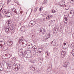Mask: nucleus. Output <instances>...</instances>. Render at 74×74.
Returning <instances> with one entry per match:
<instances>
[{
	"label": "nucleus",
	"mask_w": 74,
	"mask_h": 74,
	"mask_svg": "<svg viewBox=\"0 0 74 74\" xmlns=\"http://www.w3.org/2000/svg\"><path fill=\"white\" fill-rule=\"evenodd\" d=\"M32 48L34 49V50H36L37 49V46L35 45L32 47Z\"/></svg>",
	"instance_id": "obj_27"
},
{
	"label": "nucleus",
	"mask_w": 74,
	"mask_h": 74,
	"mask_svg": "<svg viewBox=\"0 0 74 74\" xmlns=\"http://www.w3.org/2000/svg\"><path fill=\"white\" fill-rule=\"evenodd\" d=\"M47 3H48V1H47V0H45L43 2L42 4L44 5H46L47 4Z\"/></svg>",
	"instance_id": "obj_21"
},
{
	"label": "nucleus",
	"mask_w": 74,
	"mask_h": 74,
	"mask_svg": "<svg viewBox=\"0 0 74 74\" xmlns=\"http://www.w3.org/2000/svg\"><path fill=\"white\" fill-rule=\"evenodd\" d=\"M51 12H52V13H55L56 11L54 9H53L51 10Z\"/></svg>",
	"instance_id": "obj_35"
},
{
	"label": "nucleus",
	"mask_w": 74,
	"mask_h": 74,
	"mask_svg": "<svg viewBox=\"0 0 74 74\" xmlns=\"http://www.w3.org/2000/svg\"><path fill=\"white\" fill-rule=\"evenodd\" d=\"M11 28L10 27H9L8 28L5 27L4 29V30L6 32H10L11 31Z\"/></svg>",
	"instance_id": "obj_8"
},
{
	"label": "nucleus",
	"mask_w": 74,
	"mask_h": 74,
	"mask_svg": "<svg viewBox=\"0 0 74 74\" xmlns=\"http://www.w3.org/2000/svg\"><path fill=\"white\" fill-rule=\"evenodd\" d=\"M64 20H67V19L68 18V16L67 15H64Z\"/></svg>",
	"instance_id": "obj_28"
},
{
	"label": "nucleus",
	"mask_w": 74,
	"mask_h": 74,
	"mask_svg": "<svg viewBox=\"0 0 74 74\" xmlns=\"http://www.w3.org/2000/svg\"><path fill=\"white\" fill-rule=\"evenodd\" d=\"M45 54L46 57V58H48V56H49V52L48 51H46L45 53Z\"/></svg>",
	"instance_id": "obj_24"
},
{
	"label": "nucleus",
	"mask_w": 74,
	"mask_h": 74,
	"mask_svg": "<svg viewBox=\"0 0 74 74\" xmlns=\"http://www.w3.org/2000/svg\"><path fill=\"white\" fill-rule=\"evenodd\" d=\"M20 29L21 30V32H24L25 30V26H22L21 27Z\"/></svg>",
	"instance_id": "obj_13"
},
{
	"label": "nucleus",
	"mask_w": 74,
	"mask_h": 74,
	"mask_svg": "<svg viewBox=\"0 0 74 74\" xmlns=\"http://www.w3.org/2000/svg\"><path fill=\"white\" fill-rule=\"evenodd\" d=\"M11 1V0H8V2L7 3V4H8V5H11L10 4V3Z\"/></svg>",
	"instance_id": "obj_37"
},
{
	"label": "nucleus",
	"mask_w": 74,
	"mask_h": 74,
	"mask_svg": "<svg viewBox=\"0 0 74 74\" xmlns=\"http://www.w3.org/2000/svg\"><path fill=\"white\" fill-rule=\"evenodd\" d=\"M61 74H64V73H61Z\"/></svg>",
	"instance_id": "obj_64"
},
{
	"label": "nucleus",
	"mask_w": 74,
	"mask_h": 74,
	"mask_svg": "<svg viewBox=\"0 0 74 74\" xmlns=\"http://www.w3.org/2000/svg\"><path fill=\"white\" fill-rule=\"evenodd\" d=\"M50 34H48L46 36V39H48L49 38H50Z\"/></svg>",
	"instance_id": "obj_32"
},
{
	"label": "nucleus",
	"mask_w": 74,
	"mask_h": 74,
	"mask_svg": "<svg viewBox=\"0 0 74 74\" xmlns=\"http://www.w3.org/2000/svg\"><path fill=\"white\" fill-rule=\"evenodd\" d=\"M12 11H13V12H14L15 11V10H16V9H15V8H13L12 9Z\"/></svg>",
	"instance_id": "obj_47"
},
{
	"label": "nucleus",
	"mask_w": 74,
	"mask_h": 74,
	"mask_svg": "<svg viewBox=\"0 0 74 74\" xmlns=\"http://www.w3.org/2000/svg\"><path fill=\"white\" fill-rule=\"evenodd\" d=\"M2 4V1H1L0 0V4Z\"/></svg>",
	"instance_id": "obj_54"
},
{
	"label": "nucleus",
	"mask_w": 74,
	"mask_h": 74,
	"mask_svg": "<svg viewBox=\"0 0 74 74\" xmlns=\"http://www.w3.org/2000/svg\"><path fill=\"white\" fill-rule=\"evenodd\" d=\"M38 31L39 32L38 33L39 35H41V34H45L46 32L45 29L43 28H40Z\"/></svg>",
	"instance_id": "obj_2"
},
{
	"label": "nucleus",
	"mask_w": 74,
	"mask_h": 74,
	"mask_svg": "<svg viewBox=\"0 0 74 74\" xmlns=\"http://www.w3.org/2000/svg\"><path fill=\"white\" fill-rule=\"evenodd\" d=\"M11 65H8V67H9V69H10V68H11Z\"/></svg>",
	"instance_id": "obj_48"
},
{
	"label": "nucleus",
	"mask_w": 74,
	"mask_h": 74,
	"mask_svg": "<svg viewBox=\"0 0 74 74\" xmlns=\"http://www.w3.org/2000/svg\"><path fill=\"white\" fill-rule=\"evenodd\" d=\"M11 57V55L9 54H6L2 56V59H9Z\"/></svg>",
	"instance_id": "obj_3"
},
{
	"label": "nucleus",
	"mask_w": 74,
	"mask_h": 74,
	"mask_svg": "<svg viewBox=\"0 0 74 74\" xmlns=\"http://www.w3.org/2000/svg\"><path fill=\"white\" fill-rule=\"evenodd\" d=\"M66 55V53L64 51H62L61 52V56L62 58H64Z\"/></svg>",
	"instance_id": "obj_7"
},
{
	"label": "nucleus",
	"mask_w": 74,
	"mask_h": 74,
	"mask_svg": "<svg viewBox=\"0 0 74 74\" xmlns=\"http://www.w3.org/2000/svg\"><path fill=\"white\" fill-rule=\"evenodd\" d=\"M8 12V11L7 10H5V9H3L2 10V13H3V14H7V13Z\"/></svg>",
	"instance_id": "obj_18"
},
{
	"label": "nucleus",
	"mask_w": 74,
	"mask_h": 74,
	"mask_svg": "<svg viewBox=\"0 0 74 74\" xmlns=\"http://www.w3.org/2000/svg\"><path fill=\"white\" fill-rule=\"evenodd\" d=\"M73 56H74V49L72 50V51L71 52Z\"/></svg>",
	"instance_id": "obj_40"
},
{
	"label": "nucleus",
	"mask_w": 74,
	"mask_h": 74,
	"mask_svg": "<svg viewBox=\"0 0 74 74\" xmlns=\"http://www.w3.org/2000/svg\"><path fill=\"white\" fill-rule=\"evenodd\" d=\"M12 59L13 60H14V61H15V60H16V58H13Z\"/></svg>",
	"instance_id": "obj_51"
},
{
	"label": "nucleus",
	"mask_w": 74,
	"mask_h": 74,
	"mask_svg": "<svg viewBox=\"0 0 74 74\" xmlns=\"http://www.w3.org/2000/svg\"><path fill=\"white\" fill-rule=\"evenodd\" d=\"M30 62H31V63H33V64H34L33 62H34V60L31 59L30 60Z\"/></svg>",
	"instance_id": "obj_41"
},
{
	"label": "nucleus",
	"mask_w": 74,
	"mask_h": 74,
	"mask_svg": "<svg viewBox=\"0 0 74 74\" xmlns=\"http://www.w3.org/2000/svg\"><path fill=\"white\" fill-rule=\"evenodd\" d=\"M64 25H66L67 22V20H64Z\"/></svg>",
	"instance_id": "obj_31"
},
{
	"label": "nucleus",
	"mask_w": 74,
	"mask_h": 74,
	"mask_svg": "<svg viewBox=\"0 0 74 74\" xmlns=\"http://www.w3.org/2000/svg\"><path fill=\"white\" fill-rule=\"evenodd\" d=\"M20 67L21 65L20 64L15 62L13 65V69L14 70H15L16 69H20Z\"/></svg>",
	"instance_id": "obj_1"
},
{
	"label": "nucleus",
	"mask_w": 74,
	"mask_h": 74,
	"mask_svg": "<svg viewBox=\"0 0 74 74\" xmlns=\"http://www.w3.org/2000/svg\"><path fill=\"white\" fill-rule=\"evenodd\" d=\"M40 52H41L42 51V50H40Z\"/></svg>",
	"instance_id": "obj_63"
},
{
	"label": "nucleus",
	"mask_w": 74,
	"mask_h": 74,
	"mask_svg": "<svg viewBox=\"0 0 74 74\" xmlns=\"http://www.w3.org/2000/svg\"><path fill=\"white\" fill-rule=\"evenodd\" d=\"M7 23L9 26H11L12 25V23L10 20H8V22H7Z\"/></svg>",
	"instance_id": "obj_12"
},
{
	"label": "nucleus",
	"mask_w": 74,
	"mask_h": 74,
	"mask_svg": "<svg viewBox=\"0 0 74 74\" xmlns=\"http://www.w3.org/2000/svg\"><path fill=\"white\" fill-rule=\"evenodd\" d=\"M74 44L72 43L71 44V47H74Z\"/></svg>",
	"instance_id": "obj_44"
},
{
	"label": "nucleus",
	"mask_w": 74,
	"mask_h": 74,
	"mask_svg": "<svg viewBox=\"0 0 74 74\" xmlns=\"http://www.w3.org/2000/svg\"><path fill=\"white\" fill-rule=\"evenodd\" d=\"M27 41L26 40H24L22 42V45L23 48H25L27 46Z\"/></svg>",
	"instance_id": "obj_5"
},
{
	"label": "nucleus",
	"mask_w": 74,
	"mask_h": 74,
	"mask_svg": "<svg viewBox=\"0 0 74 74\" xmlns=\"http://www.w3.org/2000/svg\"><path fill=\"white\" fill-rule=\"evenodd\" d=\"M66 44H67V45L68 46V48L69 47V45H68V43L66 42Z\"/></svg>",
	"instance_id": "obj_58"
},
{
	"label": "nucleus",
	"mask_w": 74,
	"mask_h": 74,
	"mask_svg": "<svg viewBox=\"0 0 74 74\" xmlns=\"http://www.w3.org/2000/svg\"><path fill=\"white\" fill-rule=\"evenodd\" d=\"M1 17H2V16L0 14V18H1Z\"/></svg>",
	"instance_id": "obj_57"
},
{
	"label": "nucleus",
	"mask_w": 74,
	"mask_h": 74,
	"mask_svg": "<svg viewBox=\"0 0 74 74\" xmlns=\"http://www.w3.org/2000/svg\"><path fill=\"white\" fill-rule=\"evenodd\" d=\"M12 15V14L10 12H7V14H6L5 16L7 18H10V16H11Z\"/></svg>",
	"instance_id": "obj_9"
},
{
	"label": "nucleus",
	"mask_w": 74,
	"mask_h": 74,
	"mask_svg": "<svg viewBox=\"0 0 74 74\" xmlns=\"http://www.w3.org/2000/svg\"><path fill=\"white\" fill-rule=\"evenodd\" d=\"M45 18H44V19H43V21H45Z\"/></svg>",
	"instance_id": "obj_62"
},
{
	"label": "nucleus",
	"mask_w": 74,
	"mask_h": 74,
	"mask_svg": "<svg viewBox=\"0 0 74 74\" xmlns=\"http://www.w3.org/2000/svg\"><path fill=\"white\" fill-rule=\"evenodd\" d=\"M51 44L53 45V46H55L56 45V41L54 39V40L52 41L51 42Z\"/></svg>",
	"instance_id": "obj_10"
},
{
	"label": "nucleus",
	"mask_w": 74,
	"mask_h": 74,
	"mask_svg": "<svg viewBox=\"0 0 74 74\" xmlns=\"http://www.w3.org/2000/svg\"><path fill=\"white\" fill-rule=\"evenodd\" d=\"M2 41H0V48H1V45Z\"/></svg>",
	"instance_id": "obj_49"
},
{
	"label": "nucleus",
	"mask_w": 74,
	"mask_h": 74,
	"mask_svg": "<svg viewBox=\"0 0 74 74\" xmlns=\"http://www.w3.org/2000/svg\"><path fill=\"white\" fill-rule=\"evenodd\" d=\"M3 49H4V51H7V49H8L7 47V45H5L4 46H3Z\"/></svg>",
	"instance_id": "obj_25"
},
{
	"label": "nucleus",
	"mask_w": 74,
	"mask_h": 74,
	"mask_svg": "<svg viewBox=\"0 0 74 74\" xmlns=\"http://www.w3.org/2000/svg\"><path fill=\"white\" fill-rule=\"evenodd\" d=\"M30 36L32 38H33V36H34V34H33V33H31Z\"/></svg>",
	"instance_id": "obj_38"
},
{
	"label": "nucleus",
	"mask_w": 74,
	"mask_h": 74,
	"mask_svg": "<svg viewBox=\"0 0 74 74\" xmlns=\"http://www.w3.org/2000/svg\"><path fill=\"white\" fill-rule=\"evenodd\" d=\"M42 21V19L41 18L39 19H38L36 21V22H37V23H40Z\"/></svg>",
	"instance_id": "obj_22"
},
{
	"label": "nucleus",
	"mask_w": 74,
	"mask_h": 74,
	"mask_svg": "<svg viewBox=\"0 0 74 74\" xmlns=\"http://www.w3.org/2000/svg\"><path fill=\"white\" fill-rule=\"evenodd\" d=\"M38 52H39V53H41V52H40V50H38Z\"/></svg>",
	"instance_id": "obj_61"
},
{
	"label": "nucleus",
	"mask_w": 74,
	"mask_h": 74,
	"mask_svg": "<svg viewBox=\"0 0 74 74\" xmlns=\"http://www.w3.org/2000/svg\"><path fill=\"white\" fill-rule=\"evenodd\" d=\"M14 12L15 13H16V14H17V12H16V10H15Z\"/></svg>",
	"instance_id": "obj_52"
},
{
	"label": "nucleus",
	"mask_w": 74,
	"mask_h": 74,
	"mask_svg": "<svg viewBox=\"0 0 74 74\" xmlns=\"http://www.w3.org/2000/svg\"><path fill=\"white\" fill-rule=\"evenodd\" d=\"M43 60V58H40L38 60V61L41 63Z\"/></svg>",
	"instance_id": "obj_30"
},
{
	"label": "nucleus",
	"mask_w": 74,
	"mask_h": 74,
	"mask_svg": "<svg viewBox=\"0 0 74 74\" xmlns=\"http://www.w3.org/2000/svg\"><path fill=\"white\" fill-rule=\"evenodd\" d=\"M36 23V22L34 20H32L30 21L29 23V26H30V27H32L34 25H35Z\"/></svg>",
	"instance_id": "obj_4"
},
{
	"label": "nucleus",
	"mask_w": 74,
	"mask_h": 74,
	"mask_svg": "<svg viewBox=\"0 0 74 74\" xmlns=\"http://www.w3.org/2000/svg\"><path fill=\"white\" fill-rule=\"evenodd\" d=\"M69 13H71V14H74V11L73 10H71L70 11Z\"/></svg>",
	"instance_id": "obj_42"
},
{
	"label": "nucleus",
	"mask_w": 74,
	"mask_h": 74,
	"mask_svg": "<svg viewBox=\"0 0 74 74\" xmlns=\"http://www.w3.org/2000/svg\"><path fill=\"white\" fill-rule=\"evenodd\" d=\"M54 30L55 32H53V34H58V29L57 28H55Z\"/></svg>",
	"instance_id": "obj_17"
},
{
	"label": "nucleus",
	"mask_w": 74,
	"mask_h": 74,
	"mask_svg": "<svg viewBox=\"0 0 74 74\" xmlns=\"http://www.w3.org/2000/svg\"><path fill=\"white\" fill-rule=\"evenodd\" d=\"M59 5H60V6L62 7H63L64 6V5L62 4H59Z\"/></svg>",
	"instance_id": "obj_43"
},
{
	"label": "nucleus",
	"mask_w": 74,
	"mask_h": 74,
	"mask_svg": "<svg viewBox=\"0 0 74 74\" xmlns=\"http://www.w3.org/2000/svg\"><path fill=\"white\" fill-rule=\"evenodd\" d=\"M43 14H44L45 15H47V12L44 11L43 12Z\"/></svg>",
	"instance_id": "obj_39"
},
{
	"label": "nucleus",
	"mask_w": 74,
	"mask_h": 74,
	"mask_svg": "<svg viewBox=\"0 0 74 74\" xmlns=\"http://www.w3.org/2000/svg\"><path fill=\"white\" fill-rule=\"evenodd\" d=\"M69 62L67 61H66L65 63H64L63 64V66L64 67H67V65H68V64L69 63Z\"/></svg>",
	"instance_id": "obj_15"
},
{
	"label": "nucleus",
	"mask_w": 74,
	"mask_h": 74,
	"mask_svg": "<svg viewBox=\"0 0 74 74\" xmlns=\"http://www.w3.org/2000/svg\"><path fill=\"white\" fill-rule=\"evenodd\" d=\"M2 8H3V7H2V8L0 9V12H1V11L2 10Z\"/></svg>",
	"instance_id": "obj_55"
},
{
	"label": "nucleus",
	"mask_w": 74,
	"mask_h": 74,
	"mask_svg": "<svg viewBox=\"0 0 74 74\" xmlns=\"http://www.w3.org/2000/svg\"><path fill=\"white\" fill-rule=\"evenodd\" d=\"M23 12L22 11H21L20 12V14H22Z\"/></svg>",
	"instance_id": "obj_59"
},
{
	"label": "nucleus",
	"mask_w": 74,
	"mask_h": 74,
	"mask_svg": "<svg viewBox=\"0 0 74 74\" xmlns=\"http://www.w3.org/2000/svg\"><path fill=\"white\" fill-rule=\"evenodd\" d=\"M28 54L27 53V51H25L23 53V56L25 58H27Z\"/></svg>",
	"instance_id": "obj_16"
},
{
	"label": "nucleus",
	"mask_w": 74,
	"mask_h": 74,
	"mask_svg": "<svg viewBox=\"0 0 74 74\" xmlns=\"http://www.w3.org/2000/svg\"><path fill=\"white\" fill-rule=\"evenodd\" d=\"M8 44H9V46H11L12 45V41H10V42H8Z\"/></svg>",
	"instance_id": "obj_29"
},
{
	"label": "nucleus",
	"mask_w": 74,
	"mask_h": 74,
	"mask_svg": "<svg viewBox=\"0 0 74 74\" xmlns=\"http://www.w3.org/2000/svg\"><path fill=\"white\" fill-rule=\"evenodd\" d=\"M27 48L28 49H32L33 48V46L32 44L29 43L28 45L27 46Z\"/></svg>",
	"instance_id": "obj_11"
},
{
	"label": "nucleus",
	"mask_w": 74,
	"mask_h": 74,
	"mask_svg": "<svg viewBox=\"0 0 74 74\" xmlns=\"http://www.w3.org/2000/svg\"><path fill=\"white\" fill-rule=\"evenodd\" d=\"M61 24L62 25H64V24H63V22H62L61 23Z\"/></svg>",
	"instance_id": "obj_50"
},
{
	"label": "nucleus",
	"mask_w": 74,
	"mask_h": 74,
	"mask_svg": "<svg viewBox=\"0 0 74 74\" xmlns=\"http://www.w3.org/2000/svg\"><path fill=\"white\" fill-rule=\"evenodd\" d=\"M66 45V43H65L63 44V45H64V46H65V45Z\"/></svg>",
	"instance_id": "obj_53"
},
{
	"label": "nucleus",
	"mask_w": 74,
	"mask_h": 74,
	"mask_svg": "<svg viewBox=\"0 0 74 74\" xmlns=\"http://www.w3.org/2000/svg\"><path fill=\"white\" fill-rule=\"evenodd\" d=\"M31 57V54H28L27 58H30Z\"/></svg>",
	"instance_id": "obj_34"
},
{
	"label": "nucleus",
	"mask_w": 74,
	"mask_h": 74,
	"mask_svg": "<svg viewBox=\"0 0 74 74\" xmlns=\"http://www.w3.org/2000/svg\"><path fill=\"white\" fill-rule=\"evenodd\" d=\"M35 68H36V65H32L30 67V69H32L33 71L35 70Z\"/></svg>",
	"instance_id": "obj_14"
},
{
	"label": "nucleus",
	"mask_w": 74,
	"mask_h": 74,
	"mask_svg": "<svg viewBox=\"0 0 74 74\" xmlns=\"http://www.w3.org/2000/svg\"><path fill=\"white\" fill-rule=\"evenodd\" d=\"M4 70V68H3L2 66H0V71H3Z\"/></svg>",
	"instance_id": "obj_33"
},
{
	"label": "nucleus",
	"mask_w": 74,
	"mask_h": 74,
	"mask_svg": "<svg viewBox=\"0 0 74 74\" xmlns=\"http://www.w3.org/2000/svg\"><path fill=\"white\" fill-rule=\"evenodd\" d=\"M37 63V61L35 60H34V62H33V63L34 64V63Z\"/></svg>",
	"instance_id": "obj_46"
},
{
	"label": "nucleus",
	"mask_w": 74,
	"mask_h": 74,
	"mask_svg": "<svg viewBox=\"0 0 74 74\" xmlns=\"http://www.w3.org/2000/svg\"><path fill=\"white\" fill-rule=\"evenodd\" d=\"M71 1H70L69 2L71 3V4H74V0H70Z\"/></svg>",
	"instance_id": "obj_36"
},
{
	"label": "nucleus",
	"mask_w": 74,
	"mask_h": 74,
	"mask_svg": "<svg viewBox=\"0 0 74 74\" xmlns=\"http://www.w3.org/2000/svg\"><path fill=\"white\" fill-rule=\"evenodd\" d=\"M4 45H5V42H2L1 48L2 47L4 46Z\"/></svg>",
	"instance_id": "obj_26"
},
{
	"label": "nucleus",
	"mask_w": 74,
	"mask_h": 74,
	"mask_svg": "<svg viewBox=\"0 0 74 74\" xmlns=\"http://www.w3.org/2000/svg\"><path fill=\"white\" fill-rule=\"evenodd\" d=\"M37 8H38L36 7L35 8V9H34V12H36L37 10Z\"/></svg>",
	"instance_id": "obj_45"
},
{
	"label": "nucleus",
	"mask_w": 74,
	"mask_h": 74,
	"mask_svg": "<svg viewBox=\"0 0 74 74\" xmlns=\"http://www.w3.org/2000/svg\"><path fill=\"white\" fill-rule=\"evenodd\" d=\"M71 14H71L70 13H69L68 14V16L70 18H72L73 17V15H72Z\"/></svg>",
	"instance_id": "obj_23"
},
{
	"label": "nucleus",
	"mask_w": 74,
	"mask_h": 74,
	"mask_svg": "<svg viewBox=\"0 0 74 74\" xmlns=\"http://www.w3.org/2000/svg\"><path fill=\"white\" fill-rule=\"evenodd\" d=\"M73 37L74 38V33L73 34Z\"/></svg>",
	"instance_id": "obj_56"
},
{
	"label": "nucleus",
	"mask_w": 74,
	"mask_h": 74,
	"mask_svg": "<svg viewBox=\"0 0 74 74\" xmlns=\"http://www.w3.org/2000/svg\"><path fill=\"white\" fill-rule=\"evenodd\" d=\"M53 17L52 15H49L48 16L46 17L47 19H49L51 18H52Z\"/></svg>",
	"instance_id": "obj_20"
},
{
	"label": "nucleus",
	"mask_w": 74,
	"mask_h": 74,
	"mask_svg": "<svg viewBox=\"0 0 74 74\" xmlns=\"http://www.w3.org/2000/svg\"><path fill=\"white\" fill-rule=\"evenodd\" d=\"M42 16H45V15H44V14H42Z\"/></svg>",
	"instance_id": "obj_60"
},
{
	"label": "nucleus",
	"mask_w": 74,
	"mask_h": 74,
	"mask_svg": "<svg viewBox=\"0 0 74 74\" xmlns=\"http://www.w3.org/2000/svg\"><path fill=\"white\" fill-rule=\"evenodd\" d=\"M23 40V36H21L18 39V44H21L23 41H26Z\"/></svg>",
	"instance_id": "obj_6"
},
{
	"label": "nucleus",
	"mask_w": 74,
	"mask_h": 74,
	"mask_svg": "<svg viewBox=\"0 0 74 74\" xmlns=\"http://www.w3.org/2000/svg\"><path fill=\"white\" fill-rule=\"evenodd\" d=\"M18 52V55L19 56H23V52L22 51H19Z\"/></svg>",
	"instance_id": "obj_19"
}]
</instances>
